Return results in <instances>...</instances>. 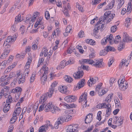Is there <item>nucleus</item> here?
<instances>
[{"label":"nucleus","instance_id":"f257e3e1","mask_svg":"<svg viewBox=\"0 0 132 132\" xmlns=\"http://www.w3.org/2000/svg\"><path fill=\"white\" fill-rule=\"evenodd\" d=\"M81 64L88 63L91 64L96 68H102L104 66V63L101 60H100L91 59H82L81 61Z\"/></svg>","mask_w":132,"mask_h":132},{"label":"nucleus","instance_id":"f03ea898","mask_svg":"<svg viewBox=\"0 0 132 132\" xmlns=\"http://www.w3.org/2000/svg\"><path fill=\"white\" fill-rule=\"evenodd\" d=\"M45 106L44 111L46 112L50 111L52 113L54 114L57 111L60 110V109L57 107L55 106L52 102H50L47 104H45Z\"/></svg>","mask_w":132,"mask_h":132},{"label":"nucleus","instance_id":"7ed1b4c3","mask_svg":"<svg viewBox=\"0 0 132 132\" xmlns=\"http://www.w3.org/2000/svg\"><path fill=\"white\" fill-rule=\"evenodd\" d=\"M123 42H120V45L118 47V50H120L123 48L125 43L130 42L132 41V38L130 37L126 32H124L123 35Z\"/></svg>","mask_w":132,"mask_h":132},{"label":"nucleus","instance_id":"20e7f679","mask_svg":"<svg viewBox=\"0 0 132 132\" xmlns=\"http://www.w3.org/2000/svg\"><path fill=\"white\" fill-rule=\"evenodd\" d=\"M123 78V76H121L120 79L118 81V83L120 89L122 91L125 90L128 87V83L126 81H125L124 79H121Z\"/></svg>","mask_w":132,"mask_h":132},{"label":"nucleus","instance_id":"39448f33","mask_svg":"<svg viewBox=\"0 0 132 132\" xmlns=\"http://www.w3.org/2000/svg\"><path fill=\"white\" fill-rule=\"evenodd\" d=\"M53 94V89L52 88L49 89L48 93L43 95L41 97V102L44 103L47 100V96L50 97L52 96Z\"/></svg>","mask_w":132,"mask_h":132},{"label":"nucleus","instance_id":"423d86ee","mask_svg":"<svg viewBox=\"0 0 132 132\" xmlns=\"http://www.w3.org/2000/svg\"><path fill=\"white\" fill-rule=\"evenodd\" d=\"M78 125L72 124L69 126L66 130L67 132H78Z\"/></svg>","mask_w":132,"mask_h":132},{"label":"nucleus","instance_id":"0eeeda50","mask_svg":"<svg viewBox=\"0 0 132 132\" xmlns=\"http://www.w3.org/2000/svg\"><path fill=\"white\" fill-rule=\"evenodd\" d=\"M77 98V97L75 96L69 95L66 96L64 99L67 102H71L75 101Z\"/></svg>","mask_w":132,"mask_h":132},{"label":"nucleus","instance_id":"6e6552de","mask_svg":"<svg viewBox=\"0 0 132 132\" xmlns=\"http://www.w3.org/2000/svg\"><path fill=\"white\" fill-rule=\"evenodd\" d=\"M98 78L97 77L94 78H90V79L88 81L87 84L89 86H91L93 84H95L98 80Z\"/></svg>","mask_w":132,"mask_h":132},{"label":"nucleus","instance_id":"1a4fd4ad","mask_svg":"<svg viewBox=\"0 0 132 132\" xmlns=\"http://www.w3.org/2000/svg\"><path fill=\"white\" fill-rule=\"evenodd\" d=\"M83 72L82 71H78L74 73L73 76L76 79H79L82 78L83 75Z\"/></svg>","mask_w":132,"mask_h":132},{"label":"nucleus","instance_id":"9d476101","mask_svg":"<svg viewBox=\"0 0 132 132\" xmlns=\"http://www.w3.org/2000/svg\"><path fill=\"white\" fill-rule=\"evenodd\" d=\"M93 114L92 113H89L86 117L85 120V123L88 124L90 123L93 119Z\"/></svg>","mask_w":132,"mask_h":132},{"label":"nucleus","instance_id":"9b49d317","mask_svg":"<svg viewBox=\"0 0 132 132\" xmlns=\"http://www.w3.org/2000/svg\"><path fill=\"white\" fill-rule=\"evenodd\" d=\"M64 9L63 11V12L64 14L67 16H69V14L68 13L69 10H70L71 9V7L70 6V4L69 3L68 4L67 8L65 6L64 8Z\"/></svg>","mask_w":132,"mask_h":132},{"label":"nucleus","instance_id":"f8f14e48","mask_svg":"<svg viewBox=\"0 0 132 132\" xmlns=\"http://www.w3.org/2000/svg\"><path fill=\"white\" fill-rule=\"evenodd\" d=\"M87 93L85 92L84 94H82L79 97V102H81L83 101L87 100Z\"/></svg>","mask_w":132,"mask_h":132},{"label":"nucleus","instance_id":"ddd939ff","mask_svg":"<svg viewBox=\"0 0 132 132\" xmlns=\"http://www.w3.org/2000/svg\"><path fill=\"white\" fill-rule=\"evenodd\" d=\"M107 106L105 108H107L106 110V116H107L108 117L111 113V105L110 104L108 103L106 104Z\"/></svg>","mask_w":132,"mask_h":132},{"label":"nucleus","instance_id":"4468645a","mask_svg":"<svg viewBox=\"0 0 132 132\" xmlns=\"http://www.w3.org/2000/svg\"><path fill=\"white\" fill-rule=\"evenodd\" d=\"M67 87L65 86H60L59 90L61 93L65 94L67 92Z\"/></svg>","mask_w":132,"mask_h":132},{"label":"nucleus","instance_id":"2eb2a0df","mask_svg":"<svg viewBox=\"0 0 132 132\" xmlns=\"http://www.w3.org/2000/svg\"><path fill=\"white\" fill-rule=\"evenodd\" d=\"M85 80L84 79H82L78 82L77 87L79 89L83 87L84 85Z\"/></svg>","mask_w":132,"mask_h":132},{"label":"nucleus","instance_id":"dca6fc26","mask_svg":"<svg viewBox=\"0 0 132 132\" xmlns=\"http://www.w3.org/2000/svg\"><path fill=\"white\" fill-rule=\"evenodd\" d=\"M123 119L122 117H120L119 118L117 117L116 118V121L115 124L118 126H120L122 124L123 122Z\"/></svg>","mask_w":132,"mask_h":132},{"label":"nucleus","instance_id":"f3484780","mask_svg":"<svg viewBox=\"0 0 132 132\" xmlns=\"http://www.w3.org/2000/svg\"><path fill=\"white\" fill-rule=\"evenodd\" d=\"M15 111H14L13 113V117L11 119L10 122L11 124H13L15 122L17 118L16 117L17 114L15 113Z\"/></svg>","mask_w":132,"mask_h":132},{"label":"nucleus","instance_id":"a211bd4d","mask_svg":"<svg viewBox=\"0 0 132 132\" xmlns=\"http://www.w3.org/2000/svg\"><path fill=\"white\" fill-rule=\"evenodd\" d=\"M48 124H45L41 126L39 128V132H46L45 129H47Z\"/></svg>","mask_w":132,"mask_h":132},{"label":"nucleus","instance_id":"6ab92c4d","mask_svg":"<svg viewBox=\"0 0 132 132\" xmlns=\"http://www.w3.org/2000/svg\"><path fill=\"white\" fill-rule=\"evenodd\" d=\"M67 65L66 64V62L64 61H62L60 63V65L57 67V70H61L65 66Z\"/></svg>","mask_w":132,"mask_h":132},{"label":"nucleus","instance_id":"aec40b11","mask_svg":"<svg viewBox=\"0 0 132 132\" xmlns=\"http://www.w3.org/2000/svg\"><path fill=\"white\" fill-rule=\"evenodd\" d=\"M132 7L131 6V2L129 3L127 7V14H129L132 11Z\"/></svg>","mask_w":132,"mask_h":132},{"label":"nucleus","instance_id":"412c9836","mask_svg":"<svg viewBox=\"0 0 132 132\" xmlns=\"http://www.w3.org/2000/svg\"><path fill=\"white\" fill-rule=\"evenodd\" d=\"M47 74L45 75L44 73V74L42 76L40 80L41 81V82L43 84H44V82L46 80L47 78Z\"/></svg>","mask_w":132,"mask_h":132},{"label":"nucleus","instance_id":"4be33fe9","mask_svg":"<svg viewBox=\"0 0 132 132\" xmlns=\"http://www.w3.org/2000/svg\"><path fill=\"white\" fill-rule=\"evenodd\" d=\"M115 4L114 0H112L106 7V9H112L114 5Z\"/></svg>","mask_w":132,"mask_h":132},{"label":"nucleus","instance_id":"5701e85b","mask_svg":"<svg viewBox=\"0 0 132 132\" xmlns=\"http://www.w3.org/2000/svg\"><path fill=\"white\" fill-rule=\"evenodd\" d=\"M85 41L86 43L89 44L90 45H95V42L92 39H87Z\"/></svg>","mask_w":132,"mask_h":132},{"label":"nucleus","instance_id":"b1692460","mask_svg":"<svg viewBox=\"0 0 132 132\" xmlns=\"http://www.w3.org/2000/svg\"><path fill=\"white\" fill-rule=\"evenodd\" d=\"M107 106L106 104V103H104L102 104H98L96 106V107L98 109H102L106 108Z\"/></svg>","mask_w":132,"mask_h":132},{"label":"nucleus","instance_id":"393cba45","mask_svg":"<svg viewBox=\"0 0 132 132\" xmlns=\"http://www.w3.org/2000/svg\"><path fill=\"white\" fill-rule=\"evenodd\" d=\"M10 108V104L8 103L7 104H6L4 107L3 110L4 112H7Z\"/></svg>","mask_w":132,"mask_h":132},{"label":"nucleus","instance_id":"a878e982","mask_svg":"<svg viewBox=\"0 0 132 132\" xmlns=\"http://www.w3.org/2000/svg\"><path fill=\"white\" fill-rule=\"evenodd\" d=\"M58 121H60V123H63L64 121L66 122V118L65 116H61L59 117L58 119Z\"/></svg>","mask_w":132,"mask_h":132},{"label":"nucleus","instance_id":"bb28decb","mask_svg":"<svg viewBox=\"0 0 132 132\" xmlns=\"http://www.w3.org/2000/svg\"><path fill=\"white\" fill-rule=\"evenodd\" d=\"M107 92V90H105L104 89H101V90L99 91L98 92V94L100 96H101L105 94Z\"/></svg>","mask_w":132,"mask_h":132},{"label":"nucleus","instance_id":"cd10ccee","mask_svg":"<svg viewBox=\"0 0 132 132\" xmlns=\"http://www.w3.org/2000/svg\"><path fill=\"white\" fill-rule=\"evenodd\" d=\"M65 80L69 83H70L73 80L72 78L68 76H66L64 78Z\"/></svg>","mask_w":132,"mask_h":132},{"label":"nucleus","instance_id":"c85d7f7f","mask_svg":"<svg viewBox=\"0 0 132 132\" xmlns=\"http://www.w3.org/2000/svg\"><path fill=\"white\" fill-rule=\"evenodd\" d=\"M5 40L6 42L9 43H11L12 42H14V39H12V37L11 36H8Z\"/></svg>","mask_w":132,"mask_h":132},{"label":"nucleus","instance_id":"c756f323","mask_svg":"<svg viewBox=\"0 0 132 132\" xmlns=\"http://www.w3.org/2000/svg\"><path fill=\"white\" fill-rule=\"evenodd\" d=\"M121 38L120 36L118 35L116 36L115 37V39L114 40V42L116 44H117L120 41Z\"/></svg>","mask_w":132,"mask_h":132},{"label":"nucleus","instance_id":"7c9ffc66","mask_svg":"<svg viewBox=\"0 0 132 132\" xmlns=\"http://www.w3.org/2000/svg\"><path fill=\"white\" fill-rule=\"evenodd\" d=\"M44 54V56H46L48 54V50L45 47H44L42 51Z\"/></svg>","mask_w":132,"mask_h":132},{"label":"nucleus","instance_id":"2f4dec72","mask_svg":"<svg viewBox=\"0 0 132 132\" xmlns=\"http://www.w3.org/2000/svg\"><path fill=\"white\" fill-rule=\"evenodd\" d=\"M105 48L106 51L108 52L109 51H116V49H115L113 47H111L110 46L106 47Z\"/></svg>","mask_w":132,"mask_h":132},{"label":"nucleus","instance_id":"473e14b6","mask_svg":"<svg viewBox=\"0 0 132 132\" xmlns=\"http://www.w3.org/2000/svg\"><path fill=\"white\" fill-rule=\"evenodd\" d=\"M107 41H108L107 38L105 37L101 40V44L102 45H105L106 44L107 42Z\"/></svg>","mask_w":132,"mask_h":132},{"label":"nucleus","instance_id":"72a5a7b5","mask_svg":"<svg viewBox=\"0 0 132 132\" xmlns=\"http://www.w3.org/2000/svg\"><path fill=\"white\" fill-rule=\"evenodd\" d=\"M127 63V61H126L124 59L122 60V61L121 63L120 66H121V67H122V66L123 65H126V67H127L128 66V64H129V63H127V64L126 65V64Z\"/></svg>","mask_w":132,"mask_h":132},{"label":"nucleus","instance_id":"f704fd0d","mask_svg":"<svg viewBox=\"0 0 132 132\" xmlns=\"http://www.w3.org/2000/svg\"><path fill=\"white\" fill-rule=\"evenodd\" d=\"M13 101L12 97L11 95H9L6 100V103L7 104L9 103H11Z\"/></svg>","mask_w":132,"mask_h":132},{"label":"nucleus","instance_id":"c9c22d12","mask_svg":"<svg viewBox=\"0 0 132 132\" xmlns=\"http://www.w3.org/2000/svg\"><path fill=\"white\" fill-rule=\"evenodd\" d=\"M108 52L106 51V48L104 50H102L101 51L100 55L101 56H104L107 54Z\"/></svg>","mask_w":132,"mask_h":132},{"label":"nucleus","instance_id":"e433bc0d","mask_svg":"<svg viewBox=\"0 0 132 132\" xmlns=\"http://www.w3.org/2000/svg\"><path fill=\"white\" fill-rule=\"evenodd\" d=\"M36 73L35 72H33L30 79V81L31 83H32L34 81L35 76Z\"/></svg>","mask_w":132,"mask_h":132},{"label":"nucleus","instance_id":"4c0bfd02","mask_svg":"<svg viewBox=\"0 0 132 132\" xmlns=\"http://www.w3.org/2000/svg\"><path fill=\"white\" fill-rule=\"evenodd\" d=\"M11 29L14 32H15L17 31V29L16 28V24L15 23L11 27Z\"/></svg>","mask_w":132,"mask_h":132},{"label":"nucleus","instance_id":"58836bf2","mask_svg":"<svg viewBox=\"0 0 132 132\" xmlns=\"http://www.w3.org/2000/svg\"><path fill=\"white\" fill-rule=\"evenodd\" d=\"M21 109L20 107H18L15 110V113L17 115L18 114L19 115L21 112Z\"/></svg>","mask_w":132,"mask_h":132},{"label":"nucleus","instance_id":"ea45409f","mask_svg":"<svg viewBox=\"0 0 132 132\" xmlns=\"http://www.w3.org/2000/svg\"><path fill=\"white\" fill-rule=\"evenodd\" d=\"M22 20L21 17L19 16H17L15 18V22L16 24L18 23V22H20Z\"/></svg>","mask_w":132,"mask_h":132},{"label":"nucleus","instance_id":"a19ab883","mask_svg":"<svg viewBox=\"0 0 132 132\" xmlns=\"http://www.w3.org/2000/svg\"><path fill=\"white\" fill-rule=\"evenodd\" d=\"M72 30V27L70 25H69L67 27L65 30V31L66 32H68L69 33H70V31Z\"/></svg>","mask_w":132,"mask_h":132},{"label":"nucleus","instance_id":"79ce46f5","mask_svg":"<svg viewBox=\"0 0 132 132\" xmlns=\"http://www.w3.org/2000/svg\"><path fill=\"white\" fill-rule=\"evenodd\" d=\"M102 85V83H100L95 88V91H98V92H99V91H100L101 89V87Z\"/></svg>","mask_w":132,"mask_h":132},{"label":"nucleus","instance_id":"37998d69","mask_svg":"<svg viewBox=\"0 0 132 132\" xmlns=\"http://www.w3.org/2000/svg\"><path fill=\"white\" fill-rule=\"evenodd\" d=\"M57 84V82L55 81H54L52 84L51 85V87L49 88V89H50L51 88H52L53 89V91L54 89V88L55 86H56Z\"/></svg>","mask_w":132,"mask_h":132},{"label":"nucleus","instance_id":"c03bdc74","mask_svg":"<svg viewBox=\"0 0 132 132\" xmlns=\"http://www.w3.org/2000/svg\"><path fill=\"white\" fill-rule=\"evenodd\" d=\"M25 76H23L20 80H19L18 83L19 84L23 83L25 82Z\"/></svg>","mask_w":132,"mask_h":132},{"label":"nucleus","instance_id":"a18cd8bd","mask_svg":"<svg viewBox=\"0 0 132 132\" xmlns=\"http://www.w3.org/2000/svg\"><path fill=\"white\" fill-rule=\"evenodd\" d=\"M100 28V26L95 25V28L93 30L94 32H98Z\"/></svg>","mask_w":132,"mask_h":132},{"label":"nucleus","instance_id":"49530a36","mask_svg":"<svg viewBox=\"0 0 132 132\" xmlns=\"http://www.w3.org/2000/svg\"><path fill=\"white\" fill-rule=\"evenodd\" d=\"M10 51V49H5L4 52L3 53L6 56H7Z\"/></svg>","mask_w":132,"mask_h":132},{"label":"nucleus","instance_id":"de8ad7c7","mask_svg":"<svg viewBox=\"0 0 132 132\" xmlns=\"http://www.w3.org/2000/svg\"><path fill=\"white\" fill-rule=\"evenodd\" d=\"M113 96L112 95H108V97H107L106 98V100L108 102H110L111 101V99L112 98Z\"/></svg>","mask_w":132,"mask_h":132},{"label":"nucleus","instance_id":"09e8293b","mask_svg":"<svg viewBox=\"0 0 132 132\" xmlns=\"http://www.w3.org/2000/svg\"><path fill=\"white\" fill-rule=\"evenodd\" d=\"M16 93H17L16 94H20L22 90V88L20 87H18L16 88Z\"/></svg>","mask_w":132,"mask_h":132},{"label":"nucleus","instance_id":"8fccbe9b","mask_svg":"<svg viewBox=\"0 0 132 132\" xmlns=\"http://www.w3.org/2000/svg\"><path fill=\"white\" fill-rule=\"evenodd\" d=\"M45 103L40 105L39 108V111L40 112L43 110L44 109H45Z\"/></svg>","mask_w":132,"mask_h":132},{"label":"nucleus","instance_id":"3c124183","mask_svg":"<svg viewBox=\"0 0 132 132\" xmlns=\"http://www.w3.org/2000/svg\"><path fill=\"white\" fill-rule=\"evenodd\" d=\"M16 76L19 80H20L23 77L22 75L20 72L18 73Z\"/></svg>","mask_w":132,"mask_h":132},{"label":"nucleus","instance_id":"603ef678","mask_svg":"<svg viewBox=\"0 0 132 132\" xmlns=\"http://www.w3.org/2000/svg\"><path fill=\"white\" fill-rule=\"evenodd\" d=\"M76 8H78L79 11L82 12L83 8L79 5V3L78 2L76 3Z\"/></svg>","mask_w":132,"mask_h":132},{"label":"nucleus","instance_id":"864d4df0","mask_svg":"<svg viewBox=\"0 0 132 132\" xmlns=\"http://www.w3.org/2000/svg\"><path fill=\"white\" fill-rule=\"evenodd\" d=\"M117 29V27L116 26H112L111 28V31L112 32H114Z\"/></svg>","mask_w":132,"mask_h":132},{"label":"nucleus","instance_id":"5fc2aeb1","mask_svg":"<svg viewBox=\"0 0 132 132\" xmlns=\"http://www.w3.org/2000/svg\"><path fill=\"white\" fill-rule=\"evenodd\" d=\"M45 16L47 20L50 17V14L48 11H46L45 12Z\"/></svg>","mask_w":132,"mask_h":132},{"label":"nucleus","instance_id":"6e6d98bb","mask_svg":"<svg viewBox=\"0 0 132 132\" xmlns=\"http://www.w3.org/2000/svg\"><path fill=\"white\" fill-rule=\"evenodd\" d=\"M38 105H35L33 107V110L34 112V115L36 113V111L37 110L38 107Z\"/></svg>","mask_w":132,"mask_h":132},{"label":"nucleus","instance_id":"4d7b16f0","mask_svg":"<svg viewBox=\"0 0 132 132\" xmlns=\"http://www.w3.org/2000/svg\"><path fill=\"white\" fill-rule=\"evenodd\" d=\"M42 70L44 71V73L45 75L47 74L48 72V68L47 67H45L44 69L43 68V69H41L40 71Z\"/></svg>","mask_w":132,"mask_h":132},{"label":"nucleus","instance_id":"13d9d810","mask_svg":"<svg viewBox=\"0 0 132 132\" xmlns=\"http://www.w3.org/2000/svg\"><path fill=\"white\" fill-rule=\"evenodd\" d=\"M101 114L102 112L100 111H99L97 113V119H98L99 121H100L101 119Z\"/></svg>","mask_w":132,"mask_h":132},{"label":"nucleus","instance_id":"bf43d9fd","mask_svg":"<svg viewBox=\"0 0 132 132\" xmlns=\"http://www.w3.org/2000/svg\"><path fill=\"white\" fill-rule=\"evenodd\" d=\"M113 35L112 34H110L109 36L108 35L106 37L107 38L108 41H110V43H111V40H112L113 38Z\"/></svg>","mask_w":132,"mask_h":132},{"label":"nucleus","instance_id":"052dcab7","mask_svg":"<svg viewBox=\"0 0 132 132\" xmlns=\"http://www.w3.org/2000/svg\"><path fill=\"white\" fill-rule=\"evenodd\" d=\"M74 62L73 60H72L70 59L66 62V64L67 65L69 64H72Z\"/></svg>","mask_w":132,"mask_h":132},{"label":"nucleus","instance_id":"680f3d73","mask_svg":"<svg viewBox=\"0 0 132 132\" xmlns=\"http://www.w3.org/2000/svg\"><path fill=\"white\" fill-rule=\"evenodd\" d=\"M20 29L21 31V34H23L25 31V27L23 26H22L20 27Z\"/></svg>","mask_w":132,"mask_h":132},{"label":"nucleus","instance_id":"e2e57ef3","mask_svg":"<svg viewBox=\"0 0 132 132\" xmlns=\"http://www.w3.org/2000/svg\"><path fill=\"white\" fill-rule=\"evenodd\" d=\"M101 0H93L92 1V4L93 5H95L99 3Z\"/></svg>","mask_w":132,"mask_h":132},{"label":"nucleus","instance_id":"0e129e2a","mask_svg":"<svg viewBox=\"0 0 132 132\" xmlns=\"http://www.w3.org/2000/svg\"><path fill=\"white\" fill-rule=\"evenodd\" d=\"M43 58L42 57L39 59V62L38 64V67H39L40 65L42 64L43 62Z\"/></svg>","mask_w":132,"mask_h":132},{"label":"nucleus","instance_id":"69168bd1","mask_svg":"<svg viewBox=\"0 0 132 132\" xmlns=\"http://www.w3.org/2000/svg\"><path fill=\"white\" fill-rule=\"evenodd\" d=\"M60 122V121H57V122H55V124L54 125V127L56 129H57L58 128L59 126L58 125L59 124H61Z\"/></svg>","mask_w":132,"mask_h":132},{"label":"nucleus","instance_id":"338daca9","mask_svg":"<svg viewBox=\"0 0 132 132\" xmlns=\"http://www.w3.org/2000/svg\"><path fill=\"white\" fill-rule=\"evenodd\" d=\"M29 70L28 68H25V70L23 73V75L26 76L27 75H28L29 72Z\"/></svg>","mask_w":132,"mask_h":132},{"label":"nucleus","instance_id":"774afa93","mask_svg":"<svg viewBox=\"0 0 132 132\" xmlns=\"http://www.w3.org/2000/svg\"><path fill=\"white\" fill-rule=\"evenodd\" d=\"M115 79L113 78H111L110 80V86H111L112 85L111 84H112L115 82Z\"/></svg>","mask_w":132,"mask_h":132}]
</instances>
